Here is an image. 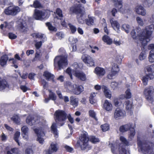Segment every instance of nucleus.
Here are the masks:
<instances>
[{
	"mask_svg": "<svg viewBox=\"0 0 154 154\" xmlns=\"http://www.w3.org/2000/svg\"><path fill=\"white\" fill-rule=\"evenodd\" d=\"M56 13L58 16H57V17L60 20H61L63 17L62 14V11L60 8H57L56 10Z\"/></svg>",
	"mask_w": 154,
	"mask_h": 154,
	"instance_id": "40",
	"label": "nucleus"
},
{
	"mask_svg": "<svg viewBox=\"0 0 154 154\" xmlns=\"http://www.w3.org/2000/svg\"><path fill=\"white\" fill-rule=\"evenodd\" d=\"M83 61L88 66H94V62L93 59L87 54H83L82 57Z\"/></svg>",
	"mask_w": 154,
	"mask_h": 154,
	"instance_id": "11",
	"label": "nucleus"
},
{
	"mask_svg": "<svg viewBox=\"0 0 154 154\" xmlns=\"http://www.w3.org/2000/svg\"><path fill=\"white\" fill-rule=\"evenodd\" d=\"M120 140L123 143V144L125 145H128L129 142L127 139L123 136H121L120 137Z\"/></svg>",
	"mask_w": 154,
	"mask_h": 154,
	"instance_id": "46",
	"label": "nucleus"
},
{
	"mask_svg": "<svg viewBox=\"0 0 154 154\" xmlns=\"http://www.w3.org/2000/svg\"><path fill=\"white\" fill-rule=\"evenodd\" d=\"M43 75L48 81L53 79L54 78V75L48 71H45L44 72Z\"/></svg>",
	"mask_w": 154,
	"mask_h": 154,
	"instance_id": "29",
	"label": "nucleus"
},
{
	"mask_svg": "<svg viewBox=\"0 0 154 154\" xmlns=\"http://www.w3.org/2000/svg\"><path fill=\"white\" fill-rule=\"evenodd\" d=\"M20 9L17 7L10 6L5 9V13L7 15H15L20 11Z\"/></svg>",
	"mask_w": 154,
	"mask_h": 154,
	"instance_id": "9",
	"label": "nucleus"
},
{
	"mask_svg": "<svg viewBox=\"0 0 154 154\" xmlns=\"http://www.w3.org/2000/svg\"><path fill=\"white\" fill-rule=\"evenodd\" d=\"M143 1L146 5L149 7L153 4L154 0H143Z\"/></svg>",
	"mask_w": 154,
	"mask_h": 154,
	"instance_id": "50",
	"label": "nucleus"
},
{
	"mask_svg": "<svg viewBox=\"0 0 154 154\" xmlns=\"http://www.w3.org/2000/svg\"><path fill=\"white\" fill-rule=\"evenodd\" d=\"M102 40L104 42L108 45H110L112 42V39L108 36L106 35H105L103 36Z\"/></svg>",
	"mask_w": 154,
	"mask_h": 154,
	"instance_id": "33",
	"label": "nucleus"
},
{
	"mask_svg": "<svg viewBox=\"0 0 154 154\" xmlns=\"http://www.w3.org/2000/svg\"><path fill=\"white\" fill-rule=\"evenodd\" d=\"M125 126L128 131V130H130L131 129V128H132L134 127L133 124L132 123H128L127 124L125 125Z\"/></svg>",
	"mask_w": 154,
	"mask_h": 154,
	"instance_id": "60",
	"label": "nucleus"
},
{
	"mask_svg": "<svg viewBox=\"0 0 154 154\" xmlns=\"http://www.w3.org/2000/svg\"><path fill=\"white\" fill-rule=\"evenodd\" d=\"M80 140V147L82 150L88 151L91 149L92 146L88 144V141H89L94 143L99 142L100 140L94 136H91L89 137L87 133H84L82 134Z\"/></svg>",
	"mask_w": 154,
	"mask_h": 154,
	"instance_id": "1",
	"label": "nucleus"
},
{
	"mask_svg": "<svg viewBox=\"0 0 154 154\" xmlns=\"http://www.w3.org/2000/svg\"><path fill=\"white\" fill-rule=\"evenodd\" d=\"M148 49H152L149 52V60L150 62L153 63L154 62V44H151L149 45Z\"/></svg>",
	"mask_w": 154,
	"mask_h": 154,
	"instance_id": "16",
	"label": "nucleus"
},
{
	"mask_svg": "<svg viewBox=\"0 0 154 154\" xmlns=\"http://www.w3.org/2000/svg\"><path fill=\"white\" fill-rule=\"evenodd\" d=\"M110 21L113 29L118 33H119L120 32L119 30L120 25L118 22L117 21L113 20L112 19H110Z\"/></svg>",
	"mask_w": 154,
	"mask_h": 154,
	"instance_id": "20",
	"label": "nucleus"
},
{
	"mask_svg": "<svg viewBox=\"0 0 154 154\" xmlns=\"http://www.w3.org/2000/svg\"><path fill=\"white\" fill-rule=\"evenodd\" d=\"M31 7H34L35 8H40L42 7V5L40 2L39 0H35L34 1L32 5H30Z\"/></svg>",
	"mask_w": 154,
	"mask_h": 154,
	"instance_id": "31",
	"label": "nucleus"
},
{
	"mask_svg": "<svg viewBox=\"0 0 154 154\" xmlns=\"http://www.w3.org/2000/svg\"><path fill=\"white\" fill-rule=\"evenodd\" d=\"M146 69L148 72L154 73V64L148 66Z\"/></svg>",
	"mask_w": 154,
	"mask_h": 154,
	"instance_id": "47",
	"label": "nucleus"
},
{
	"mask_svg": "<svg viewBox=\"0 0 154 154\" xmlns=\"http://www.w3.org/2000/svg\"><path fill=\"white\" fill-rule=\"evenodd\" d=\"M94 17L88 15V18L85 19L86 24L88 26H91L94 24Z\"/></svg>",
	"mask_w": 154,
	"mask_h": 154,
	"instance_id": "27",
	"label": "nucleus"
},
{
	"mask_svg": "<svg viewBox=\"0 0 154 154\" xmlns=\"http://www.w3.org/2000/svg\"><path fill=\"white\" fill-rule=\"evenodd\" d=\"M154 29V25L153 24H152L146 26L145 29L142 30V36L140 38V39L142 41V43L143 44H147V43L150 41L151 36Z\"/></svg>",
	"mask_w": 154,
	"mask_h": 154,
	"instance_id": "2",
	"label": "nucleus"
},
{
	"mask_svg": "<svg viewBox=\"0 0 154 154\" xmlns=\"http://www.w3.org/2000/svg\"><path fill=\"white\" fill-rule=\"evenodd\" d=\"M136 12L138 14H140L143 16L146 15V11L144 8L141 6H137L136 7Z\"/></svg>",
	"mask_w": 154,
	"mask_h": 154,
	"instance_id": "19",
	"label": "nucleus"
},
{
	"mask_svg": "<svg viewBox=\"0 0 154 154\" xmlns=\"http://www.w3.org/2000/svg\"><path fill=\"white\" fill-rule=\"evenodd\" d=\"M103 108L107 111H111L112 109V104L110 101L105 100L103 104Z\"/></svg>",
	"mask_w": 154,
	"mask_h": 154,
	"instance_id": "21",
	"label": "nucleus"
},
{
	"mask_svg": "<svg viewBox=\"0 0 154 154\" xmlns=\"http://www.w3.org/2000/svg\"><path fill=\"white\" fill-rule=\"evenodd\" d=\"M20 135V132L19 131H17L14 134V139L15 141L18 143L19 145V143L18 140V138Z\"/></svg>",
	"mask_w": 154,
	"mask_h": 154,
	"instance_id": "41",
	"label": "nucleus"
},
{
	"mask_svg": "<svg viewBox=\"0 0 154 154\" xmlns=\"http://www.w3.org/2000/svg\"><path fill=\"white\" fill-rule=\"evenodd\" d=\"M21 131V134L23 138L27 140H28V128L26 126H24L22 127Z\"/></svg>",
	"mask_w": 154,
	"mask_h": 154,
	"instance_id": "17",
	"label": "nucleus"
},
{
	"mask_svg": "<svg viewBox=\"0 0 154 154\" xmlns=\"http://www.w3.org/2000/svg\"><path fill=\"white\" fill-rule=\"evenodd\" d=\"M51 149H50L51 152H55L58 149V147L56 143H52L51 145Z\"/></svg>",
	"mask_w": 154,
	"mask_h": 154,
	"instance_id": "36",
	"label": "nucleus"
},
{
	"mask_svg": "<svg viewBox=\"0 0 154 154\" xmlns=\"http://www.w3.org/2000/svg\"><path fill=\"white\" fill-rule=\"evenodd\" d=\"M119 70V68L117 65L114 64L112 66L111 72L107 75V77L109 79H112L113 77L115 76Z\"/></svg>",
	"mask_w": 154,
	"mask_h": 154,
	"instance_id": "14",
	"label": "nucleus"
},
{
	"mask_svg": "<svg viewBox=\"0 0 154 154\" xmlns=\"http://www.w3.org/2000/svg\"><path fill=\"white\" fill-rule=\"evenodd\" d=\"M66 86L67 88L72 92L74 87L76 86V85L72 84L70 82H67L66 83Z\"/></svg>",
	"mask_w": 154,
	"mask_h": 154,
	"instance_id": "39",
	"label": "nucleus"
},
{
	"mask_svg": "<svg viewBox=\"0 0 154 154\" xmlns=\"http://www.w3.org/2000/svg\"><path fill=\"white\" fill-rule=\"evenodd\" d=\"M136 20L138 24L141 26H142L144 25V23L142 19L140 17H137L136 18Z\"/></svg>",
	"mask_w": 154,
	"mask_h": 154,
	"instance_id": "49",
	"label": "nucleus"
},
{
	"mask_svg": "<svg viewBox=\"0 0 154 154\" xmlns=\"http://www.w3.org/2000/svg\"><path fill=\"white\" fill-rule=\"evenodd\" d=\"M146 57V52L144 51H142L140 53L139 58L140 60H142L145 59Z\"/></svg>",
	"mask_w": 154,
	"mask_h": 154,
	"instance_id": "45",
	"label": "nucleus"
},
{
	"mask_svg": "<svg viewBox=\"0 0 154 154\" xmlns=\"http://www.w3.org/2000/svg\"><path fill=\"white\" fill-rule=\"evenodd\" d=\"M9 87V85L5 80L0 78V91H2L6 88Z\"/></svg>",
	"mask_w": 154,
	"mask_h": 154,
	"instance_id": "26",
	"label": "nucleus"
},
{
	"mask_svg": "<svg viewBox=\"0 0 154 154\" xmlns=\"http://www.w3.org/2000/svg\"><path fill=\"white\" fill-rule=\"evenodd\" d=\"M18 28L22 32H26L28 30V27L26 22L23 21L18 25Z\"/></svg>",
	"mask_w": 154,
	"mask_h": 154,
	"instance_id": "18",
	"label": "nucleus"
},
{
	"mask_svg": "<svg viewBox=\"0 0 154 154\" xmlns=\"http://www.w3.org/2000/svg\"><path fill=\"white\" fill-rule=\"evenodd\" d=\"M122 29L124 30L127 33H128L130 30V26L127 24H124L122 26Z\"/></svg>",
	"mask_w": 154,
	"mask_h": 154,
	"instance_id": "42",
	"label": "nucleus"
},
{
	"mask_svg": "<svg viewBox=\"0 0 154 154\" xmlns=\"http://www.w3.org/2000/svg\"><path fill=\"white\" fill-rule=\"evenodd\" d=\"M125 103L126 109L128 110L131 109L133 107L132 101L127 100Z\"/></svg>",
	"mask_w": 154,
	"mask_h": 154,
	"instance_id": "37",
	"label": "nucleus"
},
{
	"mask_svg": "<svg viewBox=\"0 0 154 154\" xmlns=\"http://www.w3.org/2000/svg\"><path fill=\"white\" fill-rule=\"evenodd\" d=\"M51 129L54 134L55 135V136L57 137L58 133L57 129L56 124L55 123H53L51 127Z\"/></svg>",
	"mask_w": 154,
	"mask_h": 154,
	"instance_id": "38",
	"label": "nucleus"
},
{
	"mask_svg": "<svg viewBox=\"0 0 154 154\" xmlns=\"http://www.w3.org/2000/svg\"><path fill=\"white\" fill-rule=\"evenodd\" d=\"M148 79V78L146 75L143 77L142 79L143 82L145 85H147Z\"/></svg>",
	"mask_w": 154,
	"mask_h": 154,
	"instance_id": "59",
	"label": "nucleus"
},
{
	"mask_svg": "<svg viewBox=\"0 0 154 154\" xmlns=\"http://www.w3.org/2000/svg\"><path fill=\"white\" fill-rule=\"evenodd\" d=\"M142 30H141L140 28H137L135 30H133L131 32V35L132 37L134 39H138L140 43H141L142 45L143 46H145L146 44H143L142 43V41H141L140 38L142 37Z\"/></svg>",
	"mask_w": 154,
	"mask_h": 154,
	"instance_id": "7",
	"label": "nucleus"
},
{
	"mask_svg": "<svg viewBox=\"0 0 154 154\" xmlns=\"http://www.w3.org/2000/svg\"><path fill=\"white\" fill-rule=\"evenodd\" d=\"M153 91V87L152 86H150L147 88H145L144 91V94L146 99L151 102L153 101L152 94Z\"/></svg>",
	"mask_w": 154,
	"mask_h": 154,
	"instance_id": "10",
	"label": "nucleus"
},
{
	"mask_svg": "<svg viewBox=\"0 0 154 154\" xmlns=\"http://www.w3.org/2000/svg\"><path fill=\"white\" fill-rule=\"evenodd\" d=\"M70 11L77 14L76 18L79 23L83 24L84 23L85 17L84 15L85 12L81 8L80 5L72 7L70 8Z\"/></svg>",
	"mask_w": 154,
	"mask_h": 154,
	"instance_id": "3",
	"label": "nucleus"
},
{
	"mask_svg": "<svg viewBox=\"0 0 154 154\" xmlns=\"http://www.w3.org/2000/svg\"><path fill=\"white\" fill-rule=\"evenodd\" d=\"M118 83L115 82H112L111 84V87L114 89L117 88L118 86Z\"/></svg>",
	"mask_w": 154,
	"mask_h": 154,
	"instance_id": "61",
	"label": "nucleus"
},
{
	"mask_svg": "<svg viewBox=\"0 0 154 154\" xmlns=\"http://www.w3.org/2000/svg\"><path fill=\"white\" fill-rule=\"evenodd\" d=\"M47 13L45 10L41 11L37 9L34 10V17L36 20H42L46 17Z\"/></svg>",
	"mask_w": 154,
	"mask_h": 154,
	"instance_id": "8",
	"label": "nucleus"
},
{
	"mask_svg": "<svg viewBox=\"0 0 154 154\" xmlns=\"http://www.w3.org/2000/svg\"><path fill=\"white\" fill-rule=\"evenodd\" d=\"M8 60V57L7 55H5L1 57L0 60V64L2 66H3L6 64L7 61Z\"/></svg>",
	"mask_w": 154,
	"mask_h": 154,
	"instance_id": "30",
	"label": "nucleus"
},
{
	"mask_svg": "<svg viewBox=\"0 0 154 154\" xmlns=\"http://www.w3.org/2000/svg\"><path fill=\"white\" fill-rule=\"evenodd\" d=\"M9 38L11 39H14L17 38V36L12 32H9L8 34Z\"/></svg>",
	"mask_w": 154,
	"mask_h": 154,
	"instance_id": "56",
	"label": "nucleus"
},
{
	"mask_svg": "<svg viewBox=\"0 0 154 154\" xmlns=\"http://www.w3.org/2000/svg\"><path fill=\"white\" fill-rule=\"evenodd\" d=\"M32 36L33 37H35L36 38H40L42 39L43 42L46 41L47 40V38L45 35L44 34L41 33H34L32 35Z\"/></svg>",
	"mask_w": 154,
	"mask_h": 154,
	"instance_id": "25",
	"label": "nucleus"
},
{
	"mask_svg": "<svg viewBox=\"0 0 154 154\" xmlns=\"http://www.w3.org/2000/svg\"><path fill=\"white\" fill-rule=\"evenodd\" d=\"M67 56H60L56 57L54 60V65L55 66L57 65L59 69L60 70L64 66L68 64Z\"/></svg>",
	"mask_w": 154,
	"mask_h": 154,
	"instance_id": "6",
	"label": "nucleus"
},
{
	"mask_svg": "<svg viewBox=\"0 0 154 154\" xmlns=\"http://www.w3.org/2000/svg\"><path fill=\"white\" fill-rule=\"evenodd\" d=\"M119 154H130L129 150H126L124 146H121V144L119 145Z\"/></svg>",
	"mask_w": 154,
	"mask_h": 154,
	"instance_id": "28",
	"label": "nucleus"
},
{
	"mask_svg": "<svg viewBox=\"0 0 154 154\" xmlns=\"http://www.w3.org/2000/svg\"><path fill=\"white\" fill-rule=\"evenodd\" d=\"M54 116L56 121L58 122H61L60 126H63L67 119V114L66 112L62 110H57L54 113Z\"/></svg>",
	"mask_w": 154,
	"mask_h": 154,
	"instance_id": "5",
	"label": "nucleus"
},
{
	"mask_svg": "<svg viewBox=\"0 0 154 154\" xmlns=\"http://www.w3.org/2000/svg\"><path fill=\"white\" fill-rule=\"evenodd\" d=\"M70 104L73 105L74 107H76L78 105V99L73 96L70 97Z\"/></svg>",
	"mask_w": 154,
	"mask_h": 154,
	"instance_id": "34",
	"label": "nucleus"
},
{
	"mask_svg": "<svg viewBox=\"0 0 154 154\" xmlns=\"http://www.w3.org/2000/svg\"><path fill=\"white\" fill-rule=\"evenodd\" d=\"M136 132L134 127L131 128L129 133L128 138L130 140H132L134 137L135 134Z\"/></svg>",
	"mask_w": 154,
	"mask_h": 154,
	"instance_id": "35",
	"label": "nucleus"
},
{
	"mask_svg": "<svg viewBox=\"0 0 154 154\" xmlns=\"http://www.w3.org/2000/svg\"><path fill=\"white\" fill-rule=\"evenodd\" d=\"M66 72L70 76L71 79H72V70L70 68H67L66 70Z\"/></svg>",
	"mask_w": 154,
	"mask_h": 154,
	"instance_id": "63",
	"label": "nucleus"
},
{
	"mask_svg": "<svg viewBox=\"0 0 154 154\" xmlns=\"http://www.w3.org/2000/svg\"><path fill=\"white\" fill-rule=\"evenodd\" d=\"M74 75L79 79L81 81H84L86 80L85 74L81 71H75L74 72Z\"/></svg>",
	"mask_w": 154,
	"mask_h": 154,
	"instance_id": "15",
	"label": "nucleus"
},
{
	"mask_svg": "<svg viewBox=\"0 0 154 154\" xmlns=\"http://www.w3.org/2000/svg\"><path fill=\"white\" fill-rule=\"evenodd\" d=\"M46 25L48 27V29L50 30L55 31L56 29L53 26L49 23L48 22L46 23Z\"/></svg>",
	"mask_w": 154,
	"mask_h": 154,
	"instance_id": "52",
	"label": "nucleus"
},
{
	"mask_svg": "<svg viewBox=\"0 0 154 154\" xmlns=\"http://www.w3.org/2000/svg\"><path fill=\"white\" fill-rule=\"evenodd\" d=\"M119 131L123 133L128 131L125 125H122L119 128Z\"/></svg>",
	"mask_w": 154,
	"mask_h": 154,
	"instance_id": "58",
	"label": "nucleus"
},
{
	"mask_svg": "<svg viewBox=\"0 0 154 154\" xmlns=\"http://www.w3.org/2000/svg\"><path fill=\"white\" fill-rule=\"evenodd\" d=\"M74 88L72 92L75 94L79 95L83 91L84 88L82 86L76 85Z\"/></svg>",
	"mask_w": 154,
	"mask_h": 154,
	"instance_id": "23",
	"label": "nucleus"
},
{
	"mask_svg": "<svg viewBox=\"0 0 154 154\" xmlns=\"http://www.w3.org/2000/svg\"><path fill=\"white\" fill-rule=\"evenodd\" d=\"M137 144L141 149L144 154H154L152 149L146 142H143L141 140V138L138 136L137 137Z\"/></svg>",
	"mask_w": 154,
	"mask_h": 154,
	"instance_id": "4",
	"label": "nucleus"
},
{
	"mask_svg": "<svg viewBox=\"0 0 154 154\" xmlns=\"http://www.w3.org/2000/svg\"><path fill=\"white\" fill-rule=\"evenodd\" d=\"M9 61H12V65H11L12 66H14L15 68H17L18 67V66L15 64L17 62V60H16L14 58L10 59H9Z\"/></svg>",
	"mask_w": 154,
	"mask_h": 154,
	"instance_id": "54",
	"label": "nucleus"
},
{
	"mask_svg": "<svg viewBox=\"0 0 154 154\" xmlns=\"http://www.w3.org/2000/svg\"><path fill=\"white\" fill-rule=\"evenodd\" d=\"M89 115L90 116L93 118L96 121H97V119L96 116L95 112L94 110H91L89 111Z\"/></svg>",
	"mask_w": 154,
	"mask_h": 154,
	"instance_id": "44",
	"label": "nucleus"
},
{
	"mask_svg": "<svg viewBox=\"0 0 154 154\" xmlns=\"http://www.w3.org/2000/svg\"><path fill=\"white\" fill-rule=\"evenodd\" d=\"M95 73L99 76H102L105 73V70L102 68L96 67L95 69Z\"/></svg>",
	"mask_w": 154,
	"mask_h": 154,
	"instance_id": "22",
	"label": "nucleus"
},
{
	"mask_svg": "<svg viewBox=\"0 0 154 154\" xmlns=\"http://www.w3.org/2000/svg\"><path fill=\"white\" fill-rule=\"evenodd\" d=\"M69 26L71 31L72 33H74L76 31L77 29L76 27L72 25L71 24H69Z\"/></svg>",
	"mask_w": 154,
	"mask_h": 154,
	"instance_id": "53",
	"label": "nucleus"
},
{
	"mask_svg": "<svg viewBox=\"0 0 154 154\" xmlns=\"http://www.w3.org/2000/svg\"><path fill=\"white\" fill-rule=\"evenodd\" d=\"M102 88L106 97L107 98H110L111 97V94L108 88L104 85H103L102 86Z\"/></svg>",
	"mask_w": 154,
	"mask_h": 154,
	"instance_id": "24",
	"label": "nucleus"
},
{
	"mask_svg": "<svg viewBox=\"0 0 154 154\" xmlns=\"http://www.w3.org/2000/svg\"><path fill=\"white\" fill-rule=\"evenodd\" d=\"M109 146L111 148L112 152L114 153L116 149L117 148V145L116 144H109Z\"/></svg>",
	"mask_w": 154,
	"mask_h": 154,
	"instance_id": "55",
	"label": "nucleus"
},
{
	"mask_svg": "<svg viewBox=\"0 0 154 154\" xmlns=\"http://www.w3.org/2000/svg\"><path fill=\"white\" fill-rule=\"evenodd\" d=\"M126 114L125 111L119 108H117L115 110L114 116L116 119H119L124 117Z\"/></svg>",
	"mask_w": 154,
	"mask_h": 154,
	"instance_id": "13",
	"label": "nucleus"
},
{
	"mask_svg": "<svg viewBox=\"0 0 154 154\" xmlns=\"http://www.w3.org/2000/svg\"><path fill=\"white\" fill-rule=\"evenodd\" d=\"M34 130L35 133L37 134L38 138L37 140L38 141L39 143L43 144L44 141V140L42 137H43L45 136V134L42 128H35Z\"/></svg>",
	"mask_w": 154,
	"mask_h": 154,
	"instance_id": "12",
	"label": "nucleus"
},
{
	"mask_svg": "<svg viewBox=\"0 0 154 154\" xmlns=\"http://www.w3.org/2000/svg\"><path fill=\"white\" fill-rule=\"evenodd\" d=\"M126 96L125 97L127 98H130L131 97V93L129 89H128L126 91Z\"/></svg>",
	"mask_w": 154,
	"mask_h": 154,
	"instance_id": "57",
	"label": "nucleus"
},
{
	"mask_svg": "<svg viewBox=\"0 0 154 154\" xmlns=\"http://www.w3.org/2000/svg\"><path fill=\"white\" fill-rule=\"evenodd\" d=\"M49 97L50 99L53 100H55L56 99V96L55 95V94H54L52 92L50 93L49 95Z\"/></svg>",
	"mask_w": 154,
	"mask_h": 154,
	"instance_id": "62",
	"label": "nucleus"
},
{
	"mask_svg": "<svg viewBox=\"0 0 154 154\" xmlns=\"http://www.w3.org/2000/svg\"><path fill=\"white\" fill-rule=\"evenodd\" d=\"M102 130L103 131H106L109 129V126L108 124H105L101 126Z\"/></svg>",
	"mask_w": 154,
	"mask_h": 154,
	"instance_id": "48",
	"label": "nucleus"
},
{
	"mask_svg": "<svg viewBox=\"0 0 154 154\" xmlns=\"http://www.w3.org/2000/svg\"><path fill=\"white\" fill-rule=\"evenodd\" d=\"M114 103L116 107L119 106L121 104L120 100L117 98H115L114 100Z\"/></svg>",
	"mask_w": 154,
	"mask_h": 154,
	"instance_id": "51",
	"label": "nucleus"
},
{
	"mask_svg": "<svg viewBox=\"0 0 154 154\" xmlns=\"http://www.w3.org/2000/svg\"><path fill=\"white\" fill-rule=\"evenodd\" d=\"M42 42L41 41L36 43L35 44V47L36 49H38L40 48L42 45Z\"/></svg>",
	"mask_w": 154,
	"mask_h": 154,
	"instance_id": "64",
	"label": "nucleus"
},
{
	"mask_svg": "<svg viewBox=\"0 0 154 154\" xmlns=\"http://www.w3.org/2000/svg\"><path fill=\"white\" fill-rule=\"evenodd\" d=\"M26 121L27 124L31 126L34 125L36 122L34 119L30 116L27 117Z\"/></svg>",
	"mask_w": 154,
	"mask_h": 154,
	"instance_id": "32",
	"label": "nucleus"
},
{
	"mask_svg": "<svg viewBox=\"0 0 154 154\" xmlns=\"http://www.w3.org/2000/svg\"><path fill=\"white\" fill-rule=\"evenodd\" d=\"M11 119L16 124H18L20 123V119L17 115L14 116L11 118Z\"/></svg>",
	"mask_w": 154,
	"mask_h": 154,
	"instance_id": "43",
	"label": "nucleus"
}]
</instances>
